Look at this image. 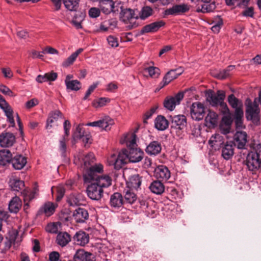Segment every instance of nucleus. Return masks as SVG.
I'll use <instances>...</instances> for the list:
<instances>
[{"label": "nucleus", "mask_w": 261, "mask_h": 261, "mask_svg": "<svg viewBox=\"0 0 261 261\" xmlns=\"http://www.w3.org/2000/svg\"><path fill=\"white\" fill-rule=\"evenodd\" d=\"M127 187L133 189H138L141 185V181L138 174L131 176L126 182Z\"/></svg>", "instance_id": "obj_38"}, {"label": "nucleus", "mask_w": 261, "mask_h": 261, "mask_svg": "<svg viewBox=\"0 0 261 261\" xmlns=\"http://www.w3.org/2000/svg\"><path fill=\"white\" fill-rule=\"evenodd\" d=\"M95 161V157L93 153H89L82 158L81 162V167L83 168L85 170L84 174L85 172L92 166L91 164Z\"/></svg>", "instance_id": "obj_34"}, {"label": "nucleus", "mask_w": 261, "mask_h": 261, "mask_svg": "<svg viewBox=\"0 0 261 261\" xmlns=\"http://www.w3.org/2000/svg\"><path fill=\"white\" fill-rule=\"evenodd\" d=\"M128 151L126 149H122L118 153L115 160V169H119L128 161Z\"/></svg>", "instance_id": "obj_24"}, {"label": "nucleus", "mask_w": 261, "mask_h": 261, "mask_svg": "<svg viewBox=\"0 0 261 261\" xmlns=\"http://www.w3.org/2000/svg\"><path fill=\"white\" fill-rule=\"evenodd\" d=\"M67 201L70 206H76L83 204L84 199L80 193L71 194L68 197Z\"/></svg>", "instance_id": "obj_26"}, {"label": "nucleus", "mask_w": 261, "mask_h": 261, "mask_svg": "<svg viewBox=\"0 0 261 261\" xmlns=\"http://www.w3.org/2000/svg\"><path fill=\"white\" fill-rule=\"evenodd\" d=\"M125 202L132 204L137 199L136 194L131 192L130 190H127L125 192L124 195Z\"/></svg>", "instance_id": "obj_50"}, {"label": "nucleus", "mask_w": 261, "mask_h": 261, "mask_svg": "<svg viewBox=\"0 0 261 261\" xmlns=\"http://www.w3.org/2000/svg\"><path fill=\"white\" fill-rule=\"evenodd\" d=\"M46 76L47 79V81H55L58 76V74L56 72L51 71L47 73H46Z\"/></svg>", "instance_id": "obj_62"}, {"label": "nucleus", "mask_w": 261, "mask_h": 261, "mask_svg": "<svg viewBox=\"0 0 261 261\" xmlns=\"http://www.w3.org/2000/svg\"><path fill=\"white\" fill-rule=\"evenodd\" d=\"M242 15L245 17H253L254 16V9L252 7L247 8L243 12Z\"/></svg>", "instance_id": "obj_60"}, {"label": "nucleus", "mask_w": 261, "mask_h": 261, "mask_svg": "<svg viewBox=\"0 0 261 261\" xmlns=\"http://www.w3.org/2000/svg\"><path fill=\"white\" fill-rule=\"evenodd\" d=\"M184 69L182 66H179L175 69H172L168 72L163 81L164 86L168 84L171 81L177 78L178 76L184 72Z\"/></svg>", "instance_id": "obj_21"}, {"label": "nucleus", "mask_w": 261, "mask_h": 261, "mask_svg": "<svg viewBox=\"0 0 261 261\" xmlns=\"http://www.w3.org/2000/svg\"><path fill=\"white\" fill-rule=\"evenodd\" d=\"M246 117L247 120H251L254 124L257 125L259 124L260 116L259 109L257 103L251 100L247 99L246 102Z\"/></svg>", "instance_id": "obj_5"}, {"label": "nucleus", "mask_w": 261, "mask_h": 261, "mask_svg": "<svg viewBox=\"0 0 261 261\" xmlns=\"http://www.w3.org/2000/svg\"><path fill=\"white\" fill-rule=\"evenodd\" d=\"M57 206V205L53 202H46L40 208L39 213L46 216H50L54 214Z\"/></svg>", "instance_id": "obj_28"}, {"label": "nucleus", "mask_w": 261, "mask_h": 261, "mask_svg": "<svg viewBox=\"0 0 261 261\" xmlns=\"http://www.w3.org/2000/svg\"><path fill=\"white\" fill-rule=\"evenodd\" d=\"M73 259L75 261H95V255L83 249L76 251Z\"/></svg>", "instance_id": "obj_15"}, {"label": "nucleus", "mask_w": 261, "mask_h": 261, "mask_svg": "<svg viewBox=\"0 0 261 261\" xmlns=\"http://www.w3.org/2000/svg\"><path fill=\"white\" fill-rule=\"evenodd\" d=\"M253 150L248 154L246 161L248 169L253 174L261 172V143L255 144Z\"/></svg>", "instance_id": "obj_4"}, {"label": "nucleus", "mask_w": 261, "mask_h": 261, "mask_svg": "<svg viewBox=\"0 0 261 261\" xmlns=\"http://www.w3.org/2000/svg\"><path fill=\"white\" fill-rule=\"evenodd\" d=\"M184 94L180 92L173 97H167L164 102V107L168 110L173 111L176 105H178L183 99Z\"/></svg>", "instance_id": "obj_12"}, {"label": "nucleus", "mask_w": 261, "mask_h": 261, "mask_svg": "<svg viewBox=\"0 0 261 261\" xmlns=\"http://www.w3.org/2000/svg\"><path fill=\"white\" fill-rule=\"evenodd\" d=\"M62 116L61 112L58 110H56L50 113L46 121V129H50L53 127V124L56 122L59 118L62 117Z\"/></svg>", "instance_id": "obj_33"}, {"label": "nucleus", "mask_w": 261, "mask_h": 261, "mask_svg": "<svg viewBox=\"0 0 261 261\" xmlns=\"http://www.w3.org/2000/svg\"><path fill=\"white\" fill-rule=\"evenodd\" d=\"M144 75L148 74L152 78H156L160 74V70L156 66H149L144 70Z\"/></svg>", "instance_id": "obj_43"}, {"label": "nucleus", "mask_w": 261, "mask_h": 261, "mask_svg": "<svg viewBox=\"0 0 261 261\" xmlns=\"http://www.w3.org/2000/svg\"><path fill=\"white\" fill-rule=\"evenodd\" d=\"M162 149L161 144L158 141L150 142L146 147V152L150 155H156L160 153Z\"/></svg>", "instance_id": "obj_27"}, {"label": "nucleus", "mask_w": 261, "mask_h": 261, "mask_svg": "<svg viewBox=\"0 0 261 261\" xmlns=\"http://www.w3.org/2000/svg\"><path fill=\"white\" fill-rule=\"evenodd\" d=\"M80 0H63L65 7L70 11H75L79 7Z\"/></svg>", "instance_id": "obj_40"}, {"label": "nucleus", "mask_w": 261, "mask_h": 261, "mask_svg": "<svg viewBox=\"0 0 261 261\" xmlns=\"http://www.w3.org/2000/svg\"><path fill=\"white\" fill-rule=\"evenodd\" d=\"M228 101L231 107L234 109L240 107H243L242 101L237 98L233 94H231L228 96Z\"/></svg>", "instance_id": "obj_45"}, {"label": "nucleus", "mask_w": 261, "mask_h": 261, "mask_svg": "<svg viewBox=\"0 0 261 261\" xmlns=\"http://www.w3.org/2000/svg\"><path fill=\"white\" fill-rule=\"evenodd\" d=\"M137 136L134 133H128L124 135L120 142L123 144L126 143L129 148L128 161L132 163H138L143 158L144 152L140 148H137Z\"/></svg>", "instance_id": "obj_3"}, {"label": "nucleus", "mask_w": 261, "mask_h": 261, "mask_svg": "<svg viewBox=\"0 0 261 261\" xmlns=\"http://www.w3.org/2000/svg\"><path fill=\"white\" fill-rule=\"evenodd\" d=\"M225 96V92L223 91L218 90L217 94H214L212 92L208 94L207 100L212 106L220 105L222 107H226V104L223 101Z\"/></svg>", "instance_id": "obj_10"}, {"label": "nucleus", "mask_w": 261, "mask_h": 261, "mask_svg": "<svg viewBox=\"0 0 261 261\" xmlns=\"http://www.w3.org/2000/svg\"><path fill=\"white\" fill-rule=\"evenodd\" d=\"M169 125L168 121L162 115H159L154 120V126L159 130H164Z\"/></svg>", "instance_id": "obj_30"}, {"label": "nucleus", "mask_w": 261, "mask_h": 261, "mask_svg": "<svg viewBox=\"0 0 261 261\" xmlns=\"http://www.w3.org/2000/svg\"><path fill=\"white\" fill-rule=\"evenodd\" d=\"M124 4L120 1H115V13H119V18L120 21L127 24V27L133 29L137 27L139 25V15L137 11L129 8H126L124 6Z\"/></svg>", "instance_id": "obj_2"}, {"label": "nucleus", "mask_w": 261, "mask_h": 261, "mask_svg": "<svg viewBox=\"0 0 261 261\" xmlns=\"http://www.w3.org/2000/svg\"><path fill=\"white\" fill-rule=\"evenodd\" d=\"M247 135L246 132L237 131L234 135V146H236L239 149L245 148L247 143Z\"/></svg>", "instance_id": "obj_14"}, {"label": "nucleus", "mask_w": 261, "mask_h": 261, "mask_svg": "<svg viewBox=\"0 0 261 261\" xmlns=\"http://www.w3.org/2000/svg\"><path fill=\"white\" fill-rule=\"evenodd\" d=\"M243 107H240L237 109H235V112L234 114V119H242L243 117Z\"/></svg>", "instance_id": "obj_59"}, {"label": "nucleus", "mask_w": 261, "mask_h": 261, "mask_svg": "<svg viewBox=\"0 0 261 261\" xmlns=\"http://www.w3.org/2000/svg\"><path fill=\"white\" fill-rule=\"evenodd\" d=\"M10 163L14 169L21 170L25 166L27 160L25 156L21 154H17L12 157Z\"/></svg>", "instance_id": "obj_19"}, {"label": "nucleus", "mask_w": 261, "mask_h": 261, "mask_svg": "<svg viewBox=\"0 0 261 261\" xmlns=\"http://www.w3.org/2000/svg\"><path fill=\"white\" fill-rule=\"evenodd\" d=\"M87 187L86 192L88 196L94 200H98L101 199L103 195V189L99 186L95 181L89 183Z\"/></svg>", "instance_id": "obj_8"}, {"label": "nucleus", "mask_w": 261, "mask_h": 261, "mask_svg": "<svg viewBox=\"0 0 261 261\" xmlns=\"http://www.w3.org/2000/svg\"><path fill=\"white\" fill-rule=\"evenodd\" d=\"M190 7L189 5L182 3L173 5L172 7L165 11L166 15H180L189 11Z\"/></svg>", "instance_id": "obj_11"}, {"label": "nucleus", "mask_w": 261, "mask_h": 261, "mask_svg": "<svg viewBox=\"0 0 261 261\" xmlns=\"http://www.w3.org/2000/svg\"><path fill=\"white\" fill-rule=\"evenodd\" d=\"M217 118L218 115L215 112L209 111L205 118V121L207 125L214 126L217 123Z\"/></svg>", "instance_id": "obj_42"}, {"label": "nucleus", "mask_w": 261, "mask_h": 261, "mask_svg": "<svg viewBox=\"0 0 261 261\" xmlns=\"http://www.w3.org/2000/svg\"><path fill=\"white\" fill-rule=\"evenodd\" d=\"M79 140H81L86 146L91 143V136L89 132H86L83 126L79 124L72 135L71 143L74 145Z\"/></svg>", "instance_id": "obj_6"}, {"label": "nucleus", "mask_w": 261, "mask_h": 261, "mask_svg": "<svg viewBox=\"0 0 261 261\" xmlns=\"http://www.w3.org/2000/svg\"><path fill=\"white\" fill-rule=\"evenodd\" d=\"M43 53L44 54H48L50 55H58L59 51L56 49L50 47V46H47L43 50Z\"/></svg>", "instance_id": "obj_61"}, {"label": "nucleus", "mask_w": 261, "mask_h": 261, "mask_svg": "<svg viewBox=\"0 0 261 261\" xmlns=\"http://www.w3.org/2000/svg\"><path fill=\"white\" fill-rule=\"evenodd\" d=\"M73 241L75 244L84 246L89 242V236L84 231H79L73 236Z\"/></svg>", "instance_id": "obj_17"}, {"label": "nucleus", "mask_w": 261, "mask_h": 261, "mask_svg": "<svg viewBox=\"0 0 261 261\" xmlns=\"http://www.w3.org/2000/svg\"><path fill=\"white\" fill-rule=\"evenodd\" d=\"M0 108L4 111L9 122L13 126L15 124V121L13 110L4 98H0Z\"/></svg>", "instance_id": "obj_13"}, {"label": "nucleus", "mask_w": 261, "mask_h": 261, "mask_svg": "<svg viewBox=\"0 0 261 261\" xmlns=\"http://www.w3.org/2000/svg\"><path fill=\"white\" fill-rule=\"evenodd\" d=\"M152 13V9L149 7L146 6L143 7L141 11L139 13L137 12V14L139 15V19L144 20L150 16Z\"/></svg>", "instance_id": "obj_46"}, {"label": "nucleus", "mask_w": 261, "mask_h": 261, "mask_svg": "<svg viewBox=\"0 0 261 261\" xmlns=\"http://www.w3.org/2000/svg\"><path fill=\"white\" fill-rule=\"evenodd\" d=\"M60 226V223L57 222H53L48 223L46 227L45 230L47 232L51 233H57L59 231Z\"/></svg>", "instance_id": "obj_48"}, {"label": "nucleus", "mask_w": 261, "mask_h": 261, "mask_svg": "<svg viewBox=\"0 0 261 261\" xmlns=\"http://www.w3.org/2000/svg\"><path fill=\"white\" fill-rule=\"evenodd\" d=\"M9 184L12 190L17 192L21 191L24 187V182L17 178H10Z\"/></svg>", "instance_id": "obj_35"}, {"label": "nucleus", "mask_w": 261, "mask_h": 261, "mask_svg": "<svg viewBox=\"0 0 261 261\" xmlns=\"http://www.w3.org/2000/svg\"><path fill=\"white\" fill-rule=\"evenodd\" d=\"M0 92L5 95L10 96L13 97L15 96L13 92L9 88L4 85H0Z\"/></svg>", "instance_id": "obj_57"}, {"label": "nucleus", "mask_w": 261, "mask_h": 261, "mask_svg": "<svg viewBox=\"0 0 261 261\" xmlns=\"http://www.w3.org/2000/svg\"><path fill=\"white\" fill-rule=\"evenodd\" d=\"M12 153L8 149L0 150V165L5 166L11 162Z\"/></svg>", "instance_id": "obj_36"}, {"label": "nucleus", "mask_w": 261, "mask_h": 261, "mask_svg": "<svg viewBox=\"0 0 261 261\" xmlns=\"http://www.w3.org/2000/svg\"><path fill=\"white\" fill-rule=\"evenodd\" d=\"M65 85L67 89L72 91H78L81 88V83L76 80L71 81V82H67Z\"/></svg>", "instance_id": "obj_47"}, {"label": "nucleus", "mask_w": 261, "mask_h": 261, "mask_svg": "<svg viewBox=\"0 0 261 261\" xmlns=\"http://www.w3.org/2000/svg\"><path fill=\"white\" fill-rule=\"evenodd\" d=\"M151 192L156 195L162 194L165 191V186L160 181L154 180L149 186Z\"/></svg>", "instance_id": "obj_31"}, {"label": "nucleus", "mask_w": 261, "mask_h": 261, "mask_svg": "<svg viewBox=\"0 0 261 261\" xmlns=\"http://www.w3.org/2000/svg\"><path fill=\"white\" fill-rule=\"evenodd\" d=\"M103 172V167L101 164H95L88 169L83 174L84 181L85 183H90L95 181L102 189L107 188L112 185V180L108 175L99 176L98 174Z\"/></svg>", "instance_id": "obj_1"}, {"label": "nucleus", "mask_w": 261, "mask_h": 261, "mask_svg": "<svg viewBox=\"0 0 261 261\" xmlns=\"http://www.w3.org/2000/svg\"><path fill=\"white\" fill-rule=\"evenodd\" d=\"M68 138H66L65 136H63L59 142V149L63 155L66 151V142Z\"/></svg>", "instance_id": "obj_53"}, {"label": "nucleus", "mask_w": 261, "mask_h": 261, "mask_svg": "<svg viewBox=\"0 0 261 261\" xmlns=\"http://www.w3.org/2000/svg\"><path fill=\"white\" fill-rule=\"evenodd\" d=\"M65 188L63 186H59L57 187L58 196L57 197V201L60 200L63 197L65 193Z\"/></svg>", "instance_id": "obj_63"}, {"label": "nucleus", "mask_w": 261, "mask_h": 261, "mask_svg": "<svg viewBox=\"0 0 261 261\" xmlns=\"http://www.w3.org/2000/svg\"><path fill=\"white\" fill-rule=\"evenodd\" d=\"M73 218L77 223H84L88 219L89 214L86 209L79 207L73 212Z\"/></svg>", "instance_id": "obj_23"}, {"label": "nucleus", "mask_w": 261, "mask_h": 261, "mask_svg": "<svg viewBox=\"0 0 261 261\" xmlns=\"http://www.w3.org/2000/svg\"><path fill=\"white\" fill-rule=\"evenodd\" d=\"M83 51V48H79L76 50L75 52L73 53L66 60L65 62L66 65L72 64L75 61L77 56Z\"/></svg>", "instance_id": "obj_49"}, {"label": "nucleus", "mask_w": 261, "mask_h": 261, "mask_svg": "<svg viewBox=\"0 0 261 261\" xmlns=\"http://www.w3.org/2000/svg\"><path fill=\"white\" fill-rule=\"evenodd\" d=\"M115 208L119 207L122 206L123 203V198L121 194L115 192Z\"/></svg>", "instance_id": "obj_56"}, {"label": "nucleus", "mask_w": 261, "mask_h": 261, "mask_svg": "<svg viewBox=\"0 0 261 261\" xmlns=\"http://www.w3.org/2000/svg\"><path fill=\"white\" fill-rule=\"evenodd\" d=\"M187 124V118L184 115H175L172 118L171 127L175 130L176 135L180 138L184 136V132Z\"/></svg>", "instance_id": "obj_7"}, {"label": "nucleus", "mask_w": 261, "mask_h": 261, "mask_svg": "<svg viewBox=\"0 0 261 261\" xmlns=\"http://www.w3.org/2000/svg\"><path fill=\"white\" fill-rule=\"evenodd\" d=\"M99 6L102 13L109 14L114 11V2L113 0H100Z\"/></svg>", "instance_id": "obj_25"}, {"label": "nucleus", "mask_w": 261, "mask_h": 261, "mask_svg": "<svg viewBox=\"0 0 261 261\" xmlns=\"http://www.w3.org/2000/svg\"><path fill=\"white\" fill-rule=\"evenodd\" d=\"M110 101V99L107 98L102 97L94 101L93 105L95 108L101 107L104 106L107 103Z\"/></svg>", "instance_id": "obj_51"}, {"label": "nucleus", "mask_w": 261, "mask_h": 261, "mask_svg": "<svg viewBox=\"0 0 261 261\" xmlns=\"http://www.w3.org/2000/svg\"><path fill=\"white\" fill-rule=\"evenodd\" d=\"M70 240V235L66 232L59 233L56 239L57 243L62 247L65 246Z\"/></svg>", "instance_id": "obj_39"}, {"label": "nucleus", "mask_w": 261, "mask_h": 261, "mask_svg": "<svg viewBox=\"0 0 261 261\" xmlns=\"http://www.w3.org/2000/svg\"><path fill=\"white\" fill-rule=\"evenodd\" d=\"M224 142V137L219 134L213 135L208 141L209 144L211 146L214 147L215 149L223 145Z\"/></svg>", "instance_id": "obj_32"}, {"label": "nucleus", "mask_w": 261, "mask_h": 261, "mask_svg": "<svg viewBox=\"0 0 261 261\" xmlns=\"http://www.w3.org/2000/svg\"><path fill=\"white\" fill-rule=\"evenodd\" d=\"M60 254L58 252L53 251L49 254L48 261H59Z\"/></svg>", "instance_id": "obj_64"}, {"label": "nucleus", "mask_w": 261, "mask_h": 261, "mask_svg": "<svg viewBox=\"0 0 261 261\" xmlns=\"http://www.w3.org/2000/svg\"><path fill=\"white\" fill-rule=\"evenodd\" d=\"M63 127L64 130V135L63 136H65L66 138H68L71 127V124L69 120H66L64 121Z\"/></svg>", "instance_id": "obj_58"}, {"label": "nucleus", "mask_w": 261, "mask_h": 261, "mask_svg": "<svg viewBox=\"0 0 261 261\" xmlns=\"http://www.w3.org/2000/svg\"><path fill=\"white\" fill-rule=\"evenodd\" d=\"M154 176L157 179L167 180L170 177V172L166 166L160 165L154 169Z\"/></svg>", "instance_id": "obj_16"}, {"label": "nucleus", "mask_w": 261, "mask_h": 261, "mask_svg": "<svg viewBox=\"0 0 261 261\" xmlns=\"http://www.w3.org/2000/svg\"><path fill=\"white\" fill-rule=\"evenodd\" d=\"M200 11L202 13L213 12L216 8L215 3L211 1L208 3H203L201 6Z\"/></svg>", "instance_id": "obj_44"}, {"label": "nucleus", "mask_w": 261, "mask_h": 261, "mask_svg": "<svg viewBox=\"0 0 261 261\" xmlns=\"http://www.w3.org/2000/svg\"><path fill=\"white\" fill-rule=\"evenodd\" d=\"M212 74L213 76L218 79H224L228 76L229 70L228 69H224L223 71H219V72H212Z\"/></svg>", "instance_id": "obj_52"}, {"label": "nucleus", "mask_w": 261, "mask_h": 261, "mask_svg": "<svg viewBox=\"0 0 261 261\" xmlns=\"http://www.w3.org/2000/svg\"><path fill=\"white\" fill-rule=\"evenodd\" d=\"M222 24V20L219 19L217 22H214L213 23V25L211 28L212 31L215 33H218L219 32Z\"/></svg>", "instance_id": "obj_54"}, {"label": "nucleus", "mask_w": 261, "mask_h": 261, "mask_svg": "<svg viewBox=\"0 0 261 261\" xmlns=\"http://www.w3.org/2000/svg\"><path fill=\"white\" fill-rule=\"evenodd\" d=\"M15 141V137L10 133H3L0 135V146L9 147L13 145Z\"/></svg>", "instance_id": "obj_18"}, {"label": "nucleus", "mask_w": 261, "mask_h": 261, "mask_svg": "<svg viewBox=\"0 0 261 261\" xmlns=\"http://www.w3.org/2000/svg\"><path fill=\"white\" fill-rule=\"evenodd\" d=\"M108 118H106L105 120H99L98 121L90 122L87 124V125L93 126V127H99L103 129L107 130L109 129V125L111 124V121L109 122Z\"/></svg>", "instance_id": "obj_37"}, {"label": "nucleus", "mask_w": 261, "mask_h": 261, "mask_svg": "<svg viewBox=\"0 0 261 261\" xmlns=\"http://www.w3.org/2000/svg\"><path fill=\"white\" fill-rule=\"evenodd\" d=\"M22 203L20 198L15 196L10 201L8 208L11 213L16 214L19 211Z\"/></svg>", "instance_id": "obj_29"}, {"label": "nucleus", "mask_w": 261, "mask_h": 261, "mask_svg": "<svg viewBox=\"0 0 261 261\" xmlns=\"http://www.w3.org/2000/svg\"><path fill=\"white\" fill-rule=\"evenodd\" d=\"M89 15L91 18H97L100 14V10L97 8L92 7L89 10Z\"/></svg>", "instance_id": "obj_55"}, {"label": "nucleus", "mask_w": 261, "mask_h": 261, "mask_svg": "<svg viewBox=\"0 0 261 261\" xmlns=\"http://www.w3.org/2000/svg\"><path fill=\"white\" fill-rule=\"evenodd\" d=\"M234 147L233 142H227L222 147V156L226 160L232 158L234 154Z\"/></svg>", "instance_id": "obj_22"}, {"label": "nucleus", "mask_w": 261, "mask_h": 261, "mask_svg": "<svg viewBox=\"0 0 261 261\" xmlns=\"http://www.w3.org/2000/svg\"><path fill=\"white\" fill-rule=\"evenodd\" d=\"M165 25V22L163 20L153 22L143 27L141 32L142 34L156 32Z\"/></svg>", "instance_id": "obj_20"}, {"label": "nucleus", "mask_w": 261, "mask_h": 261, "mask_svg": "<svg viewBox=\"0 0 261 261\" xmlns=\"http://www.w3.org/2000/svg\"><path fill=\"white\" fill-rule=\"evenodd\" d=\"M22 194L24 202V208L26 210L29 207V202L34 198L36 192L35 191H29L28 190H24Z\"/></svg>", "instance_id": "obj_41"}, {"label": "nucleus", "mask_w": 261, "mask_h": 261, "mask_svg": "<svg viewBox=\"0 0 261 261\" xmlns=\"http://www.w3.org/2000/svg\"><path fill=\"white\" fill-rule=\"evenodd\" d=\"M205 114V107L200 102H195L190 107V115L192 118L196 121L202 120Z\"/></svg>", "instance_id": "obj_9"}]
</instances>
